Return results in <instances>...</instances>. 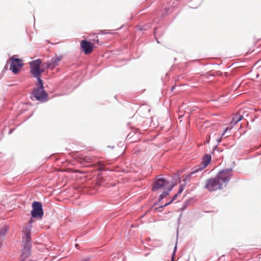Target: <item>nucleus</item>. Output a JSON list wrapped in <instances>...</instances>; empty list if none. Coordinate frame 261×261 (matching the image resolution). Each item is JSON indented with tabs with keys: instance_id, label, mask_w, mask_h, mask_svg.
Masks as SVG:
<instances>
[{
	"instance_id": "nucleus-6",
	"label": "nucleus",
	"mask_w": 261,
	"mask_h": 261,
	"mask_svg": "<svg viewBox=\"0 0 261 261\" xmlns=\"http://www.w3.org/2000/svg\"><path fill=\"white\" fill-rule=\"evenodd\" d=\"M12 61L10 69L12 70L13 73L16 74L18 72L19 68L23 66V64L22 60L20 59L12 57L11 59Z\"/></svg>"
},
{
	"instance_id": "nucleus-25",
	"label": "nucleus",
	"mask_w": 261,
	"mask_h": 261,
	"mask_svg": "<svg viewBox=\"0 0 261 261\" xmlns=\"http://www.w3.org/2000/svg\"><path fill=\"white\" fill-rule=\"evenodd\" d=\"M176 249V246H175L174 248V252L175 251Z\"/></svg>"
},
{
	"instance_id": "nucleus-13",
	"label": "nucleus",
	"mask_w": 261,
	"mask_h": 261,
	"mask_svg": "<svg viewBox=\"0 0 261 261\" xmlns=\"http://www.w3.org/2000/svg\"><path fill=\"white\" fill-rule=\"evenodd\" d=\"M8 231V228L7 226H4L0 230V236L4 237Z\"/></svg>"
},
{
	"instance_id": "nucleus-23",
	"label": "nucleus",
	"mask_w": 261,
	"mask_h": 261,
	"mask_svg": "<svg viewBox=\"0 0 261 261\" xmlns=\"http://www.w3.org/2000/svg\"><path fill=\"white\" fill-rule=\"evenodd\" d=\"M88 260H89V259H84V260H82V261H88Z\"/></svg>"
},
{
	"instance_id": "nucleus-4",
	"label": "nucleus",
	"mask_w": 261,
	"mask_h": 261,
	"mask_svg": "<svg viewBox=\"0 0 261 261\" xmlns=\"http://www.w3.org/2000/svg\"><path fill=\"white\" fill-rule=\"evenodd\" d=\"M32 216L34 218H41L43 215L42 204L40 202L35 201L32 204Z\"/></svg>"
},
{
	"instance_id": "nucleus-7",
	"label": "nucleus",
	"mask_w": 261,
	"mask_h": 261,
	"mask_svg": "<svg viewBox=\"0 0 261 261\" xmlns=\"http://www.w3.org/2000/svg\"><path fill=\"white\" fill-rule=\"evenodd\" d=\"M211 155L208 154L204 155L202 158L201 164L191 173L194 174L199 171H201L204 169L211 162Z\"/></svg>"
},
{
	"instance_id": "nucleus-9",
	"label": "nucleus",
	"mask_w": 261,
	"mask_h": 261,
	"mask_svg": "<svg viewBox=\"0 0 261 261\" xmlns=\"http://www.w3.org/2000/svg\"><path fill=\"white\" fill-rule=\"evenodd\" d=\"M32 227V223L30 222L25 225L23 228L22 232L24 236L23 239L25 240L27 243H29L31 241V231Z\"/></svg>"
},
{
	"instance_id": "nucleus-18",
	"label": "nucleus",
	"mask_w": 261,
	"mask_h": 261,
	"mask_svg": "<svg viewBox=\"0 0 261 261\" xmlns=\"http://www.w3.org/2000/svg\"><path fill=\"white\" fill-rule=\"evenodd\" d=\"M92 41H93L92 43H93L94 42H96L97 44H100V43H99V41L98 39L97 38V36H96V39H92Z\"/></svg>"
},
{
	"instance_id": "nucleus-11",
	"label": "nucleus",
	"mask_w": 261,
	"mask_h": 261,
	"mask_svg": "<svg viewBox=\"0 0 261 261\" xmlns=\"http://www.w3.org/2000/svg\"><path fill=\"white\" fill-rule=\"evenodd\" d=\"M62 59V56L55 57L52 58L50 63H46L47 68L53 70L55 67L59 65V62Z\"/></svg>"
},
{
	"instance_id": "nucleus-10",
	"label": "nucleus",
	"mask_w": 261,
	"mask_h": 261,
	"mask_svg": "<svg viewBox=\"0 0 261 261\" xmlns=\"http://www.w3.org/2000/svg\"><path fill=\"white\" fill-rule=\"evenodd\" d=\"M245 115L246 116H248L247 112H246L244 110H241L237 113L233 118L231 121V124L232 125H234L238 122L240 121L244 118V116Z\"/></svg>"
},
{
	"instance_id": "nucleus-17",
	"label": "nucleus",
	"mask_w": 261,
	"mask_h": 261,
	"mask_svg": "<svg viewBox=\"0 0 261 261\" xmlns=\"http://www.w3.org/2000/svg\"><path fill=\"white\" fill-rule=\"evenodd\" d=\"M97 164H98V165L99 166L100 170H103V168H104L103 164H102L101 162H98Z\"/></svg>"
},
{
	"instance_id": "nucleus-24",
	"label": "nucleus",
	"mask_w": 261,
	"mask_h": 261,
	"mask_svg": "<svg viewBox=\"0 0 261 261\" xmlns=\"http://www.w3.org/2000/svg\"><path fill=\"white\" fill-rule=\"evenodd\" d=\"M85 160L86 161H88V159H87V157L85 158Z\"/></svg>"
},
{
	"instance_id": "nucleus-8",
	"label": "nucleus",
	"mask_w": 261,
	"mask_h": 261,
	"mask_svg": "<svg viewBox=\"0 0 261 261\" xmlns=\"http://www.w3.org/2000/svg\"><path fill=\"white\" fill-rule=\"evenodd\" d=\"M169 185L168 181L164 178H160L154 181L152 190V191H156L160 189L166 187Z\"/></svg>"
},
{
	"instance_id": "nucleus-12",
	"label": "nucleus",
	"mask_w": 261,
	"mask_h": 261,
	"mask_svg": "<svg viewBox=\"0 0 261 261\" xmlns=\"http://www.w3.org/2000/svg\"><path fill=\"white\" fill-rule=\"evenodd\" d=\"M173 186H170V187L168 189V190L166 191H164L162 194L160 195V199H163L167 195H168L169 192H170V191L172 190V189H173Z\"/></svg>"
},
{
	"instance_id": "nucleus-5",
	"label": "nucleus",
	"mask_w": 261,
	"mask_h": 261,
	"mask_svg": "<svg viewBox=\"0 0 261 261\" xmlns=\"http://www.w3.org/2000/svg\"><path fill=\"white\" fill-rule=\"evenodd\" d=\"M80 47L85 55H89L93 51L94 44L87 40H82L80 42Z\"/></svg>"
},
{
	"instance_id": "nucleus-21",
	"label": "nucleus",
	"mask_w": 261,
	"mask_h": 261,
	"mask_svg": "<svg viewBox=\"0 0 261 261\" xmlns=\"http://www.w3.org/2000/svg\"><path fill=\"white\" fill-rule=\"evenodd\" d=\"M174 255V253H173V254L172 258V260H171V261H174V260H173Z\"/></svg>"
},
{
	"instance_id": "nucleus-14",
	"label": "nucleus",
	"mask_w": 261,
	"mask_h": 261,
	"mask_svg": "<svg viewBox=\"0 0 261 261\" xmlns=\"http://www.w3.org/2000/svg\"><path fill=\"white\" fill-rule=\"evenodd\" d=\"M110 34L111 32L108 30H100L99 31V32L97 34Z\"/></svg>"
},
{
	"instance_id": "nucleus-1",
	"label": "nucleus",
	"mask_w": 261,
	"mask_h": 261,
	"mask_svg": "<svg viewBox=\"0 0 261 261\" xmlns=\"http://www.w3.org/2000/svg\"><path fill=\"white\" fill-rule=\"evenodd\" d=\"M231 169L223 170L214 178L206 180L204 187L209 191L220 190L226 187L231 177Z\"/></svg>"
},
{
	"instance_id": "nucleus-19",
	"label": "nucleus",
	"mask_w": 261,
	"mask_h": 261,
	"mask_svg": "<svg viewBox=\"0 0 261 261\" xmlns=\"http://www.w3.org/2000/svg\"><path fill=\"white\" fill-rule=\"evenodd\" d=\"M184 190V187L182 186V185H180L179 186V190H178V194H180L182 191Z\"/></svg>"
},
{
	"instance_id": "nucleus-22",
	"label": "nucleus",
	"mask_w": 261,
	"mask_h": 261,
	"mask_svg": "<svg viewBox=\"0 0 261 261\" xmlns=\"http://www.w3.org/2000/svg\"><path fill=\"white\" fill-rule=\"evenodd\" d=\"M210 140V137L209 136L208 139L207 140V143H209Z\"/></svg>"
},
{
	"instance_id": "nucleus-20",
	"label": "nucleus",
	"mask_w": 261,
	"mask_h": 261,
	"mask_svg": "<svg viewBox=\"0 0 261 261\" xmlns=\"http://www.w3.org/2000/svg\"><path fill=\"white\" fill-rule=\"evenodd\" d=\"M97 177H98V181H97V183H96V184H98V185H100V181H99V180H100V179H102V176H100V175H98V176H97Z\"/></svg>"
},
{
	"instance_id": "nucleus-15",
	"label": "nucleus",
	"mask_w": 261,
	"mask_h": 261,
	"mask_svg": "<svg viewBox=\"0 0 261 261\" xmlns=\"http://www.w3.org/2000/svg\"><path fill=\"white\" fill-rule=\"evenodd\" d=\"M228 129V127L226 128L224 132L221 134V137L219 138V139L218 140V142L219 143L221 141L222 137L225 135V134L226 133Z\"/></svg>"
},
{
	"instance_id": "nucleus-3",
	"label": "nucleus",
	"mask_w": 261,
	"mask_h": 261,
	"mask_svg": "<svg viewBox=\"0 0 261 261\" xmlns=\"http://www.w3.org/2000/svg\"><path fill=\"white\" fill-rule=\"evenodd\" d=\"M33 96L38 100L43 102L47 100L48 94L45 92L43 84L39 85V87L34 89Z\"/></svg>"
},
{
	"instance_id": "nucleus-16",
	"label": "nucleus",
	"mask_w": 261,
	"mask_h": 261,
	"mask_svg": "<svg viewBox=\"0 0 261 261\" xmlns=\"http://www.w3.org/2000/svg\"><path fill=\"white\" fill-rule=\"evenodd\" d=\"M178 195V193L175 194L173 198H172V200L170 202L166 203L163 206H161V207H163V206H166L168 205V204H169L172 201H173L174 200H175L176 199V197Z\"/></svg>"
},
{
	"instance_id": "nucleus-2",
	"label": "nucleus",
	"mask_w": 261,
	"mask_h": 261,
	"mask_svg": "<svg viewBox=\"0 0 261 261\" xmlns=\"http://www.w3.org/2000/svg\"><path fill=\"white\" fill-rule=\"evenodd\" d=\"M30 72L34 77L38 80L39 85L42 84V80L41 79V73L44 72L43 69H41L42 60L37 59L31 61L30 63Z\"/></svg>"
}]
</instances>
